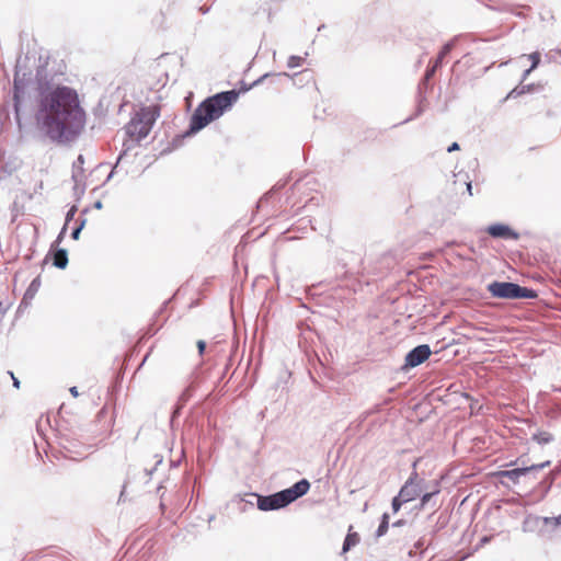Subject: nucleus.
Masks as SVG:
<instances>
[{
  "mask_svg": "<svg viewBox=\"0 0 561 561\" xmlns=\"http://www.w3.org/2000/svg\"><path fill=\"white\" fill-rule=\"evenodd\" d=\"M196 346H197L199 355L203 356V354H204V352L206 350V342L203 341V340H198L197 343H196Z\"/></svg>",
  "mask_w": 561,
  "mask_h": 561,
  "instance_id": "obj_19",
  "label": "nucleus"
},
{
  "mask_svg": "<svg viewBox=\"0 0 561 561\" xmlns=\"http://www.w3.org/2000/svg\"><path fill=\"white\" fill-rule=\"evenodd\" d=\"M550 465V461H546V462H542V463H537V465H531V466H528V467H523V468H516V469H512V470H505V471H500L497 474L502 478H508L510 480H512L514 483H517L519 478L533 470H539V469H543L545 467H548Z\"/></svg>",
  "mask_w": 561,
  "mask_h": 561,
  "instance_id": "obj_8",
  "label": "nucleus"
},
{
  "mask_svg": "<svg viewBox=\"0 0 561 561\" xmlns=\"http://www.w3.org/2000/svg\"><path fill=\"white\" fill-rule=\"evenodd\" d=\"M38 279L33 280L32 285L38 286Z\"/></svg>",
  "mask_w": 561,
  "mask_h": 561,
  "instance_id": "obj_29",
  "label": "nucleus"
},
{
  "mask_svg": "<svg viewBox=\"0 0 561 561\" xmlns=\"http://www.w3.org/2000/svg\"><path fill=\"white\" fill-rule=\"evenodd\" d=\"M488 290L493 297L503 299H534L537 297L535 290L508 282H493L488 285Z\"/></svg>",
  "mask_w": 561,
  "mask_h": 561,
  "instance_id": "obj_5",
  "label": "nucleus"
},
{
  "mask_svg": "<svg viewBox=\"0 0 561 561\" xmlns=\"http://www.w3.org/2000/svg\"><path fill=\"white\" fill-rule=\"evenodd\" d=\"M388 527H389V515L387 513H385L382 515V520L377 529V536L378 537L383 536L387 533Z\"/></svg>",
  "mask_w": 561,
  "mask_h": 561,
  "instance_id": "obj_15",
  "label": "nucleus"
},
{
  "mask_svg": "<svg viewBox=\"0 0 561 561\" xmlns=\"http://www.w3.org/2000/svg\"><path fill=\"white\" fill-rule=\"evenodd\" d=\"M431 356V348L428 345H419L410 351L405 356L404 368H412L421 365Z\"/></svg>",
  "mask_w": 561,
  "mask_h": 561,
  "instance_id": "obj_7",
  "label": "nucleus"
},
{
  "mask_svg": "<svg viewBox=\"0 0 561 561\" xmlns=\"http://www.w3.org/2000/svg\"><path fill=\"white\" fill-rule=\"evenodd\" d=\"M310 488L308 480L302 479L289 489L283 490L268 496H259L257 507L261 511H272L285 507L298 497L305 495Z\"/></svg>",
  "mask_w": 561,
  "mask_h": 561,
  "instance_id": "obj_3",
  "label": "nucleus"
},
{
  "mask_svg": "<svg viewBox=\"0 0 561 561\" xmlns=\"http://www.w3.org/2000/svg\"><path fill=\"white\" fill-rule=\"evenodd\" d=\"M553 520H554V525H560L561 524V516L554 517Z\"/></svg>",
  "mask_w": 561,
  "mask_h": 561,
  "instance_id": "obj_27",
  "label": "nucleus"
},
{
  "mask_svg": "<svg viewBox=\"0 0 561 561\" xmlns=\"http://www.w3.org/2000/svg\"><path fill=\"white\" fill-rule=\"evenodd\" d=\"M238 98L239 92L236 90L220 92L207 98L194 111L191 117L190 130L196 133L213 121L218 119L225 112L231 108Z\"/></svg>",
  "mask_w": 561,
  "mask_h": 561,
  "instance_id": "obj_2",
  "label": "nucleus"
},
{
  "mask_svg": "<svg viewBox=\"0 0 561 561\" xmlns=\"http://www.w3.org/2000/svg\"><path fill=\"white\" fill-rule=\"evenodd\" d=\"M416 473L411 477L405 484L401 488L399 495L403 499L405 502L413 501L415 497H417L421 493V489L419 488V484L415 483Z\"/></svg>",
  "mask_w": 561,
  "mask_h": 561,
  "instance_id": "obj_9",
  "label": "nucleus"
},
{
  "mask_svg": "<svg viewBox=\"0 0 561 561\" xmlns=\"http://www.w3.org/2000/svg\"><path fill=\"white\" fill-rule=\"evenodd\" d=\"M70 392H71V394H72L73 397H78V394H79V393H78V390H77V388H76V387L70 388Z\"/></svg>",
  "mask_w": 561,
  "mask_h": 561,
  "instance_id": "obj_24",
  "label": "nucleus"
},
{
  "mask_svg": "<svg viewBox=\"0 0 561 561\" xmlns=\"http://www.w3.org/2000/svg\"><path fill=\"white\" fill-rule=\"evenodd\" d=\"M549 438L542 437V442H548Z\"/></svg>",
  "mask_w": 561,
  "mask_h": 561,
  "instance_id": "obj_30",
  "label": "nucleus"
},
{
  "mask_svg": "<svg viewBox=\"0 0 561 561\" xmlns=\"http://www.w3.org/2000/svg\"><path fill=\"white\" fill-rule=\"evenodd\" d=\"M533 70H534V69H531V67H530L529 69L525 70V72H524V75H523V78H522V82H520V83H523V82L527 79V77L530 75V72H531Z\"/></svg>",
  "mask_w": 561,
  "mask_h": 561,
  "instance_id": "obj_22",
  "label": "nucleus"
},
{
  "mask_svg": "<svg viewBox=\"0 0 561 561\" xmlns=\"http://www.w3.org/2000/svg\"><path fill=\"white\" fill-rule=\"evenodd\" d=\"M488 233L493 238L502 239H517L518 234L514 232L508 226L503 224H496L489 226L486 229Z\"/></svg>",
  "mask_w": 561,
  "mask_h": 561,
  "instance_id": "obj_11",
  "label": "nucleus"
},
{
  "mask_svg": "<svg viewBox=\"0 0 561 561\" xmlns=\"http://www.w3.org/2000/svg\"><path fill=\"white\" fill-rule=\"evenodd\" d=\"M403 503H407V502L403 501V499L399 494H398V496L393 497V500H392L393 512L397 513Z\"/></svg>",
  "mask_w": 561,
  "mask_h": 561,
  "instance_id": "obj_18",
  "label": "nucleus"
},
{
  "mask_svg": "<svg viewBox=\"0 0 561 561\" xmlns=\"http://www.w3.org/2000/svg\"><path fill=\"white\" fill-rule=\"evenodd\" d=\"M453 45L450 43H447L443 46L442 50L439 51L436 60L435 66H440L443 59L450 53Z\"/></svg>",
  "mask_w": 561,
  "mask_h": 561,
  "instance_id": "obj_14",
  "label": "nucleus"
},
{
  "mask_svg": "<svg viewBox=\"0 0 561 561\" xmlns=\"http://www.w3.org/2000/svg\"><path fill=\"white\" fill-rule=\"evenodd\" d=\"M540 90H542V85L540 83H519L517 87H515L513 90L508 92V94L504 98V101L517 99L526 93H534Z\"/></svg>",
  "mask_w": 561,
  "mask_h": 561,
  "instance_id": "obj_10",
  "label": "nucleus"
},
{
  "mask_svg": "<svg viewBox=\"0 0 561 561\" xmlns=\"http://www.w3.org/2000/svg\"><path fill=\"white\" fill-rule=\"evenodd\" d=\"M435 493H438V490L434 491V492H430V493H425L422 499H421V503L422 505H425L430 500L431 497L435 494Z\"/></svg>",
  "mask_w": 561,
  "mask_h": 561,
  "instance_id": "obj_20",
  "label": "nucleus"
},
{
  "mask_svg": "<svg viewBox=\"0 0 561 561\" xmlns=\"http://www.w3.org/2000/svg\"><path fill=\"white\" fill-rule=\"evenodd\" d=\"M527 57L531 62V66H530L531 69L537 68V66L540 62V54L538 51H535V53L529 54Z\"/></svg>",
  "mask_w": 561,
  "mask_h": 561,
  "instance_id": "obj_17",
  "label": "nucleus"
},
{
  "mask_svg": "<svg viewBox=\"0 0 561 561\" xmlns=\"http://www.w3.org/2000/svg\"><path fill=\"white\" fill-rule=\"evenodd\" d=\"M353 526H350L348 533L345 537L344 543H343V552H347L351 548L355 547L359 543V535L357 533L352 531Z\"/></svg>",
  "mask_w": 561,
  "mask_h": 561,
  "instance_id": "obj_12",
  "label": "nucleus"
},
{
  "mask_svg": "<svg viewBox=\"0 0 561 561\" xmlns=\"http://www.w3.org/2000/svg\"><path fill=\"white\" fill-rule=\"evenodd\" d=\"M160 116V107L150 105L139 110L126 125V133L133 140H141L150 133L154 122Z\"/></svg>",
  "mask_w": 561,
  "mask_h": 561,
  "instance_id": "obj_4",
  "label": "nucleus"
},
{
  "mask_svg": "<svg viewBox=\"0 0 561 561\" xmlns=\"http://www.w3.org/2000/svg\"><path fill=\"white\" fill-rule=\"evenodd\" d=\"M79 233H80V228L76 229V230L72 232V238H73V239H78Z\"/></svg>",
  "mask_w": 561,
  "mask_h": 561,
  "instance_id": "obj_23",
  "label": "nucleus"
},
{
  "mask_svg": "<svg viewBox=\"0 0 561 561\" xmlns=\"http://www.w3.org/2000/svg\"><path fill=\"white\" fill-rule=\"evenodd\" d=\"M549 438L542 437V442H548Z\"/></svg>",
  "mask_w": 561,
  "mask_h": 561,
  "instance_id": "obj_31",
  "label": "nucleus"
},
{
  "mask_svg": "<svg viewBox=\"0 0 561 561\" xmlns=\"http://www.w3.org/2000/svg\"><path fill=\"white\" fill-rule=\"evenodd\" d=\"M437 67H438V66H435V65H434V66H433V68H432L431 70H428V71H427L426 77H430V76L435 71V69H436Z\"/></svg>",
  "mask_w": 561,
  "mask_h": 561,
  "instance_id": "obj_26",
  "label": "nucleus"
},
{
  "mask_svg": "<svg viewBox=\"0 0 561 561\" xmlns=\"http://www.w3.org/2000/svg\"><path fill=\"white\" fill-rule=\"evenodd\" d=\"M11 376H12V379H13V383H14V386H15L16 388H19V386H20L19 380L13 376V374H11Z\"/></svg>",
  "mask_w": 561,
  "mask_h": 561,
  "instance_id": "obj_25",
  "label": "nucleus"
},
{
  "mask_svg": "<svg viewBox=\"0 0 561 561\" xmlns=\"http://www.w3.org/2000/svg\"><path fill=\"white\" fill-rule=\"evenodd\" d=\"M33 83L31 72L24 71L20 65L16 66L14 75V106L16 113L19 112L21 102L28 87Z\"/></svg>",
  "mask_w": 561,
  "mask_h": 561,
  "instance_id": "obj_6",
  "label": "nucleus"
},
{
  "mask_svg": "<svg viewBox=\"0 0 561 561\" xmlns=\"http://www.w3.org/2000/svg\"><path fill=\"white\" fill-rule=\"evenodd\" d=\"M304 58L300 56H290L287 61V66L289 68H296L302 65Z\"/></svg>",
  "mask_w": 561,
  "mask_h": 561,
  "instance_id": "obj_16",
  "label": "nucleus"
},
{
  "mask_svg": "<svg viewBox=\"0 0 561 561\" xmlns=\"http://www.w3.org/2000/svg\"><path fill=\"white\" fill-rule=\"evenodd\" d=\"M68 264L67 251L64 249L57 250L54 254V265L58 268H65Z\"/></svg>",
  "mask_w": 561,
  "mask_h": 561,
  "instance_id": "obj_13",
  "label": "nucleus"
},
{
  "mask_svg": "<svg viewBox=\"0 0 561 561\" xmlns=\"http://www.w3.org/2000/svg\"><path fill=\"white\" fill-rule=\"evenodd\" d=\"M36 119L49 138L70 140L83 129L85 113L75 90L57 87L42 94Z\"/></svg>",
  "mask_w": 561,
  "mask_h": 561,
  "instance_id": "obj_1",
  "label": "nucleus"
},
{
  "mask_svg": "<svg viewBox=\"0 0 561 561\" xmlns=\"http://www.w3.org/2000/svg\"><path fill=\"white\" fill-rule=\"evenodd\" d=\"M38 279L33 280L32 285L38 286Z\"/></svg>",
  "mask_w": 561,
  "mask_h": 561,
  "instance_id": "obj_28",
  "label": "nucleus"
},
{
  "mask_svg": "<svg viewBox=\"0 0 561 561\" xmlns=\"http://www.w3.org/2000/svg\"><path fill=\"white\" fill-rule=\"evenodd\" d=\"M460 147L458 145V142H453L448 148H447V151L448 152H453V151H456V150H459Z\"/></svg>",
  "mask_w": 561,
  "mask_h": 561,
  "instance_id": "obj_21",
  "label": "nucleus"
}]
</instances>
